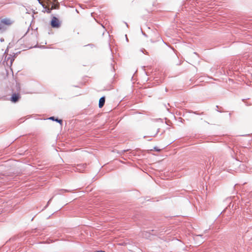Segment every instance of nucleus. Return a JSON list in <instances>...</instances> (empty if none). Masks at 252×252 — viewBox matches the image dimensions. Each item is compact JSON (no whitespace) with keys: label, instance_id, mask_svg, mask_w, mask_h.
Listing matches in <instances>:
<instances>
[{"label":"nucleus","instance_id":"nucleus-1","mask_svg":"<svg viewBox=\"0 0 252 252\" xmlns=\"http://www.w3.org/2000/svg\"><path fill=\"white\" fill-rule=\"evenodd\" d=\"M38 1L47 13H50L51 10L58 9L59 7V3L57 0H38Z\"/></svg>","mask_w":252,"mask_h":252},{"label":"nucleus","instance_id":"nucleus-2","mask_svg":"<svg viewBox=\"0 0 252 252\" xmlns=\"http://www.w3.org/2000/svg\"><path fill=\"white\" fill-rule=\"evenodd\" d=\"M19 242H16L12 247H11L9 250H6V252H8V251H9V252H17V251H18V252H25V249L20 251L19 250L21 248L19 246Z\"/></svg>","mask_w":252,"mask_h":252},{"label":"nucleus","instance_id":"nucleus-3","mask_svg":"<svg viewBox=\"0 0 252 252\" xmlns=\"http://www.w3.org/2000/svg\"><path fill=\"white\" fill-rule=\"evenodd\" d=\"M51 26L52 28H58L60 26L59 20L55 16H53L51 21Z\"/></svg>","mask_w":252,"mask_h":252},{"label":"nucleus","instance_id":"nucleus-4","mask_svg":"<svg viewBox=\"0 0 252 252\" xmlns=\"http://www.w3.org/2000/svg\"><path fill=\"white\" fill-rule=\"evenodd\" d=\"M20 97L21 96L19 94L13 93L10 97V100L13 103H16L19 101Z\"/></svg>","mask_w":252,"mask_h":252},{"label":"nucleus","instance_id":"nucleus-5","mask_svg":"<svg viewBox=\"0 0 252 252\" xmlns=\"http://www.w3.org/2000/svg\"><path fill=\"white\" fill-rule=\"evenodd\" d=\"M0 22L2 23V25H3L4 27V25H10L12 24L11 21L10 19L6 18L1 20V21H0Z\"/></svg>","mask_w":252,"mask_h":252},{"label":"nucleus","instance_id":"nucleus-6","mask_svg":"<svg viewBox=\"0 0 252 252\" xmlns=\"http://www.w3.org/2000/svg\"><path fill=\"white\" fill-rule=\"evenodd\" d=\"M105 103V97H102L99 99V107L101 108L103 106Z\"/></svg>","mask_w":252,"mask_h":252},{"label":"nucleus","instance_id":"nucleus-7","mask_svg":"<svg viewBox=\"0 0 252 252\" xmlns=\"http://www.w3.org/2000/svg\"><path fill=\"white\" fill-rule=\"evenodd\" d=\"M48 120H52L54 121H56L57 122H58L61 125H63V124H62L63 121L62 120H58V119H55V118L54 117H51L49 118L48 119Z\"/></svg>","mask_w":252,"mask_h":252},{"label":"nucleus","instance_id":"nucleus-8","mask_svg":"<svg viewBox=\"0 0 252 252\" xmlns=\"http://www.w3.org/2000/svg\"><path fill=\"white\" fill-rule=\"evenodd\" d=\"M16 240V238H10L8 241H7L6 242V243H8L9 242H13V241H15V240Z\"/></svg>","mask_w":252,"mask_h":252},{"label":"nucleus","instance_id":"nucleus-9","mask_svg":"<svg viewBox=\"0 0 252 252\" xmlns=\"http://www.w3.org/2000/svg\"><path fill=\"white\" fill-rule=\"evenodd\" d=\"M3 29H4L3 25H2V23L0 22V30Z\"/></svg>","mask_w":252,"mask_h":252},{"label":"nucleus","instance_id":"nucleus-10","mask_svg":"<svg viewBox=\"0 0 252 252\" xmlns=\"http://www.w3.org/2000/svg\"><path fill=\"white\" fill-rule=\"evenodd\" d=\"M154 149L156 150V151H160V149H159L156 147H155L154 148Z\"/></svg>","mask_w":252,"mask_h":252},{"label":"nucleus","instance_id":"nucleus-11","mask_svg":"<svg viewBox=\"0 0 252 252\" xmlns=\"http://www.w3.org/2000/svg\"><path fill=\"white\" fill-rule=\"evenodd\" d=\"M6 247L5 246V247H3V248H0V252L2 249H5V248H6Z\"/></svg>","mask_w":252,"mask_h":252},{"label":"nucleus","instance_id":"nucleus-12","mask_svg":"<svg viewBox=\"0 0 252 252\" xmlns=\"http://www.w3.org/2000/svg\"><path fill=\"white\" fill-rule=\"evenodd\" d=\"M95 252H105L103 251H96Z\"/></svg>","mask_w":252,"mask_h":252},{"label":"nucleus","instance_id":"nucleus-13","mask_svg":"<svg viewBox=\"0 0 252 252\" xmlns=\"http://www.w3.org/2000/svg\"><path fill=\"white\" fill-rule=\"evenodd\" d=\"M3 152H4V151H3V152L0 151V156L2 154V153H3Z\"/></svg>","mask_w":252,"mask_h":252},{"label":"nucleus","instance_id":"nucleus-14","mask_svg":"<svg viewBox=\"0 0 252 252\" xmlns=\"http://www.w3.org/2000/svg\"><path fill=\"white\" fill-rule=\"evenodd\" d=\"M3 40H4V39H2V38H1V39H0V41H1V42H2V41H3Z\"/></svg>","mask_w":252,"mask_h":252},{"label":"nucleus","instance_id":"nucleus-15","mask_svg":"<svg viewBox=\"0 0 252 252\" xmlns=\"http://www.w3.org/2000/svg\"><path fill=\"white\" fill-rule=\"evenodd\" d=\"M249 134H250V133H249L246 134V135H249Z\"/></svg>","mask_w":252,"mask_h":252},{"label":"nucleus","instance_id":"nucleus-16","mask_svg":"<svg viewBox=\"0 0 252 252\" xmlns=\"http://www.w3.org/2000/svg\"><path fill=\"white\" fill-rule=\"evenodd\" d=\"M13 142H14V141H12V142H11V144H12Z\"/></svg>","mask_w":252,"mask_h":252},{"label":"nucleus","instance_id":"nucleus-17","mask_svg":"<svg viewBox=\"0 0 252 252\" xmlns=\"http://www.w3.org/2000/svg\"><path fill=\"white\" fill-rule=\"evenodd\" d=\"M13 142H14V141H12V142H11V144H12Z\"/></svg>","mask_w":252,"mask_h":252},{"label":"nucleus","instance_id":"nucleus-18","mask_svg":"<svg viewBox=\"0 0 252 252\" xmlns=\"http://www.w3.org/2000/svg\"><path fill=\"white\" fill-rule=\"evenodd\" d=\"M13 142H14V141H12V142H11V144H12Z\"/></svg>","mask_w":252,"mask_h":252},{"label":"nucleus","instance_id":"nucleus-19","mask_svg":"<svg viewBox=\"0 0 252 252\" xmlns=\"http://www.w3.org/2000/svg\"><path fill=\"white\" fill-rule=\"evenodd\" d=\"M26 237L25 236V238H24V240H26Z\"/></svg>","mask_w":252,"mask_h":252}]
</instances>
